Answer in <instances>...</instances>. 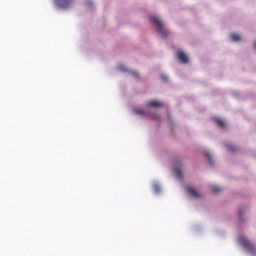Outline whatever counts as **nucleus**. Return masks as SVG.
Listing matches in <instances>:
<instances>
[{
  "label": "nucleus",
  "instance_id": "obj_1",
  "mask_svg": "<svg viewBox=\"0 0 256 256\" xmlns=\"http://www.w3.org/2000/svg\"><path fill=\"white\" fill-rule=\"evenodd\" d=\"M151 21L155 25L156 30L158 31V33L161 34V36L164 39H167V37H169V32H167L165 30V26L163 25V22H161L160 19L157 18V16H152Z\"/></svg>",
  "mask_w": 256,
  "mask_h": 256
},
{
  "label": "nucleus",
  "instance_id": "obj_2",
  "mask_svg": "<svg viewBox=\"0 0 256 256\" xmlns=\"http://www.w3.org/2000/svg\"><path fill=\"white\" fill-rule=\"evenodd\" d=\"M240 244L247 249L250 253H255V246L249 242V240L242 238L240 239Z\"/></svg>",
  "mask_w": 256,
  "mask_h": 256
},
{
  "label": "nucleus",
  "instance_id": "obj_3",
  "mask_svg": "<svg viewBox=\"0 0 256 256\" xmlns=\"http://www.w3.org/2000/svg\"><path fill=\"white\" fill-rule=\"evenodd\" d=\"M57 7L60 9H67L72 3L71 0H55Z\"/></svg>",
  "mask_w": 256,
  "mask_h": 256
},
{
  "label": "nucleus",
  "instance_id": "obj_4",
  "mask_svg": "<svg viewBox=\"0 0 256 256\" xmlns=\"http://www.w3.org/2000/svg\"><path fill=\"white\" fill-rule=\"evenodd\" d=\"M177 57L180 63H183L184 65H187V63H189V58L187 57V54H185L183 51H177Z\"/></svg>",
  "mask_w": 256,
  "mask_h": 256
},
{
  "label": "nucleus",
  "instance_id": "obj_5",
  "mask_svg": "<svg viewBox=\"0 0 256 256\" xmlns=\"http://www.w3.org/2000/svg\"><path fill=\"white\" fill-rule=\"evenodd\" d=\"M186 189L190 197H192L193 199H199V197H201V194L193 187H187Z\"/></svg>",
  "mask_w": 256,
  "mask_h": 256
},
{
  "label": "nucleus",
  "instance_id": "obj_6",
  "mask_svg": "<svg viewBox=\"0 0 256 256\" xmlns=\"http://www.w3.org/2000/svg\"><path fill=\"white\" fill-rule=\"evenodd\" d=\"M148 107H163L161 102H157L155 100H150L147 102Z\"/></svg>",
  "mask_w": 256,
  "mask_h": 256
},
{
  "label": "nucleus",
  "instance_id": "obj_7",
  "mask_svg": "<svg viewBox=\"0 0 256 256\" xmlns=\"http://www.w3.org/2000/svg\"><path fill=\"white\" fill-rule=\"evenodd\" d=\"M214 123H216V125L218 127H220L221 129H223V127H225V122L221 118L214 119Z\"/></svg>",
  "mask_w": 256,
  "mask_h": 256
},
{
  "label": "nucleus",
  "instance_id": "obj_8",
  "mask_svg": "<svg viewBox=\"0 0 256 256\" xmlns=\"http://www.w3.org/2000/svg\"><path fill=\"white\" fill-rule=\"evenodd\" d=\"M227 149L230 153H235V151H237V148L233 144H228Z\"/></svg>",
  "mask_w": 256,
  "mask_h": 256
},
{
  "label": "nucleus",
  "instance_id": "obj_9",
  "mask_svg": "<svg viewBox=\"0 0 256 256\" xmlns=\"http://www.w3.org/2000/svg\"><path fill=\"white\" fill-rule=\"evenodd\" d=\"M211 191L213 193H221V191H223V189L220 188L219 186H211Z\"/></svg>",
  "mask_w": 256,
  "mask_h": 256
},
{
  "label": "nucleus",
  "instance_id": "obj_10",
  "mask_svg": "<svg viewBox=\"0 0 256 256\" xmlns=\"http://www.w3.org/2000/svg\"><path fill=\"white\" fill-rule=\"evenodd\" d=\"M230 39L232 41H241V36L239 34H231Z\"/></svg>",
  "mask_w": 256,
  "mask_h": 256
},
{
  "label": "nucleus",
  "instance_id": "obj_11",
  "mask_svg": "<svg viewBox=\"0 0 256 256\" xmlns=\"http://www.w3.org/2000/svg\"><path fill=\"white\" fill-rule=\"evenodd\" d=\"M175 173H176V176L178 177V179H183V172H181L180 168H176Z\"/></svg>",
  "mask_w": 256,
  "mask_h": 256
},
{
  "label": "nucleus",
  "instance_id": "obj_12",
  "mask_svg": "<svg viewBox=\"0 0 256 256\" xmlns=\"http://www.w3.org/2000/svg\"><path fill=\"white\" fill-rule=\"evenodd\" d=\"M154 191L155 193H160L161 187L159 186V184H154Z\"/></svg>",
  "mask_w": 256,
  "mask_h": 256
},
{
  "label": "nucleus",
  "instance_id": "obj_13",
  "mask_svg": "<svg viewBox=\"0 0 256 256\" xmlns=\"http://www.w3.org/2000/svg\"><path fill=\"white\" fill-rule=\"evenodd\" d=\"M206 157H207L209 163H212V161H211V155H210V154H206Z\"/></svg>",
  "mask_w": 256,
  "mask_h": 256
},
{
  "label": "nucleus",
  "instance_id": "obj_14",
  "mask_svg": "<svg viewBox=\"0 0 256 256\" xmlns=\"http://www.w3.org/2000/svg\"><path fill=\"white\" fill-rule=\"evenodd\" d=\"M136 113H137L138 115H143V110H136Z\"/></svg>",
  "mask_w": 256,
  "mask_h": 256
},
{
  "label": "nucleus",
  "instance_id": "obj_15",
  "mask_svg": "<svg viewBox=\"0 0 256 256\" xmlns=\"http://www.w3.org/2000/svg\"><path fill=\"white\" fill-rule=\"evenodd\" d=\"M238 214H239V216L241 217V215H243L242 210H238Z\"/></svg>",
  "mask_w": 256,
  "mask_h": 256
},
{
  "label": "nucleus",
  "instance_id": "obj_16",
  "mask_svg": "<svg viewBox=\"0 0 256 256\" xmlns=\"http://www.w3.org/2000/svg\"><path fill=\"white\" fill-rule=\"evenodd\" d=\"M134 77H139V74L137 72H133Z\"/></svg>",
  "mask_w": 256,
  "mask_h": 256
},
{
  "label": "nucleus",
  "instance_id": "obj_17",
  "mask_svg": "<svg viewBox=\"0 0 256 256\" xmlns=\"http://www.w3.org/2000/svg\"><path fill=\"white\" fill-rule=\"evenodd\" d=\"M162 81H167V77L162 76Z\"/></svg>",
  "mask_w": 256,
  "mask_h": 256
},
{
  "label": "nucleus",
  "instance_id": "obj_18",
  "mask_svg": "<svg viewBox=\"0 0 256 256\" xmlns=\"http://www.w3.org/2000/svg\"><path fill=\"white\" fill-rule=\"evenodd\" d=\"M254 48L256 49V42H255V44H254Z\"/></svg>",
  "mask_w": 256,
  "mask_h": 256
}]
</instances>
